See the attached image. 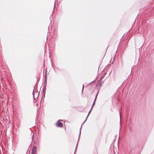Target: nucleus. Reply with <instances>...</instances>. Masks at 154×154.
I'll list each match as a JSON object with an SVG mask.
<instances>
[{"label":"nucleus","mask_w":154,"mask_h":154,"mask_svg":"<svg viewBox=\"0 0 154 154\" xmlns=\"http://www.w3.org/2000/svg\"><path fill=\"white\" fill-rule=\"evenodd\" d=\"M56 125L58 127H62L63 126L62 123L58 121L56 123Z\"/></svg>","instance_id":"1"},{"label":"nucleus","mask_w":154,"mask_h":154,"mask_svg":"<svg viewBox=\"0 0 154 154\" xmlns=\"http://www.w3.org/2000/svg\"><path fill=\"white\" fill-rule=\"evenodd\" d=\"M36 152V149L35 147H33L32 151L31 153L33 154H35Z\"/></svg>","instance_id":"2"},{"label":"nucleus","mask_w":154,"mask_h":154,"mask_svg":"<svg viewBox=\"0 0 154 154\" xmlns=\"http://www.w3.org/2000/svg\"><path fill=\"white\" fill-rule=\"evenodd\" d=\"M97 95L96 96V97H95V100L94 101V102L93 103V104H92V106L91 107H92V108H93L94 105H95V101H96V98H97Z\"/></svg>","instance_id":"3"},{"label":"nucleus","mask_w":154,"mask_h":154,"mask_svg":"<svg viewBox=\"0 0 154 154\" xmlns=\"http://www.w3.org/2000/svg\"><path fill=\"white\" fill-rule=\"evenodd\" d=\"M92 109H93V108H92V107H91V109L90 110V111H89V113H88V116H87V118H88V116H89V115L90 113V112H91V111L92 110ZM86 120H85V121H86Z\"/></svg>","instance_id":"4"},{"label":"nucleus","mask_w":154,"mask_h":154,"mask_svg":"<svg viewBox=\"0 0 154 154\" xmlns=\"http://www.w3.org/2000/svg\"><path fill=\"white\" fill-rule=\"evenodd\" d=\"M84 86V85H83V88H82V91H83Z\"/></svg>","instance_id":"5"},{"label":"nucleus","mask_w":154,"mask_h":154,"mask_svg":"<svg viewBox=\"0 0 154 154\" xmlns=\"http://www.w3.org/2000/svg\"><path fill=\"white\" fill-rule=\"evenodd\" d=\"M85 121L83 123V124H83L85 123Z\"/></svg>","instance_id":"6"},{"label":"nucleus","mask_w":154,"mask_h":154,"mask_svg":"<svg viewBox=\"0 0 154 154\" xmlns=\"http://www.w3.org/2000/svg\"><path fill=\"white\" fill-rule=\"evenodd\" d=\"M81 128L80 129V132H81Z\"/></svg>","instance_id":"7"}]
</instances>
